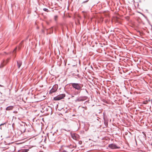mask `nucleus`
<instances>
[{
    "label": "nucleus",
    "instance_id": "obj_17",
    "mask_svg": "<svg viewBox=\"0 0 152 152\" xmlns=\"http://www.w3.org/2000/svg\"><path fill=\"white\" fill-rule=\"evenodd\" d=\"M6 124V123H4L3 124H2L0 125V126H2V125H3L5 124Z\"/></svg>",
    "mask_w": 152,
    "mask_h": 152
},
{
    "label": "nucleus",
    "instance_id": "obj_14",
    "mask_svg": "<svg viewBox=\"0 0 152 152\" xmlns=\"http://www.w3.org/2000/svg\"><path fill=\"white\" fill-rule=\"evenodd\" d=\"M17 49V48H15V49L13 51V53H15L16 52V51Z\"/></svg>",
    "mask_w": 152,
    "mask_h": 152
},
{
    "label": "nucleus",
    "instance_id": "obj_21",
    "mask_svg": "<svg viewBox=\"0 0 152 152\" xmlns=\"http://www.w3.org/2000/svg\"><path fill=\"white\" fill-rule=\"evenodd\" d=\"M72 96V97H73L74 96H72H72Z\"/></svg>",
    "mask_w": 152,
    "mask_h": 152
},
{
    "label": "nucleus",
    "instance_id": "obj_8",
    "mask_svg": "<svg viewBox=\"0 0 152 152\" xmlns=\"http://www.w3.org/2000/svg\"><path fill=\"white\" fill-rule=\"evenodd\" d=\"M13 108V106H9L7 107L6 108V110H12Z\"/></svg>",
    "mask_w": 152,
    "mask_h": 152
},
{
    "label": "nucleus",
    "instance_id": "obj_16",
    "mask_svg": "<svg viewBox=\"0 0 152 152\" xmlns=\"http://www.w3.org/2000/svg\"><path fill=\"white\" fill-rule=\"evenodd\" d=\"M78 143L80 145H81L82 144V142L81 141H79Z\"/></svg>",
    "mask_w": 152,
    "mask_h": 152
},
{
    "label": "nucleus",
    "instance_id": "obj_1",
    "mask_svg": "<svg viewBox=\"0 0 152 152\" xmlns=\"http://www.w3.org/2000/svg\"><path fill=\"white\" fill-rule=\"evenodd\" d=\"M71 85L74 88L78 91L80 90L83 87V85L76 83H71Z\"/></svg>",
    "mask_w": 152,
    "mask_h": 152
},
{
    "label": "nucleus",
    "instance_id": "obj_18",
    "mask_svg": "<svg viewBox=\"0 0 152 152\" xmlns=\"http://www.w3.org/2000/svg\"><path fill=\"white\" fill-rule=\"evenodd\" d=\"M103 116H104L103 118H104V116H105V113L104 112V113H103Z\"/></svg>",
    "mask_w": 152,
    "mask_h": 152
},
{
    "label": "nucleus",
    "instance_id": "obj_19",
    "mask_svg": "<svg viewBox=\"0 0 152 152\" xmlns=\"http://www.w3.org/2000/svg\"><path fill=\"white\" fill-rule=\"evenodd\" d=\"M22 127H23V128H24V130H23V131H24H24H25V127H24V126H23Z\"/></svg>",
    "mask_w": 152,
    "mask_h": 152
},
{
    "label": "nucleus",
    "instance_id": "obj_9",
    "mask_svg": "<svg viewBox=\"0 0 152 152\" xmlns=\"http://www.w3.org/2000/svg\"><path fill=\"white\" fill-rule=\"evenodd\" d=\"M8 61H7V60L5 62L4 61L3 63H2L1 64V65L0 66V67H3L4 65L7 63Z\"/></svg>",
    "mask_w": 152,
    "mask_h": 152
},
{
    "label": "nucleus",
    "instance_id": "obj_15",
    "mask_svg": "<svg viewBox=\"0 0 152 152\" xmlns=\"http://www.w3.org/2000/svg\"><path fill=\"white\" fill-rule=\"evenodd\" d=\"M88 1H89V0H87L86 1H83V2H82V4H83V3H85L87 2H88Z\"/></svg>",
    "mask_w": 152,
    "mask_h": 152
},
{
    "label": "nucleus",
    "instance_id": "obj_5",
    "mask_svg": "<svg viewBox=\"0 0 152 152\" xmlns=\"http://www.w3.org/2000/svg\"><path fill=\"white\" fill-rule=\"evenodd\" d=\"M71 136L73 139L75 140H77L79 138V135L75 133L72 134H71Z\"/></svg>",
    "mask_w": 152,
    "mask_h": 152
},
{
    "label": "nucleus",
    "instance_id": "obj_6",
    "mask_svg": "<svg viewBox=\"0 0 152 152\" xmlns=\"http://www.w3.org/2000/svg\"><path fill=\"white\" fill-rule=\"evenodd\" d=\"M29 150L27 149H24L20 150L18 151V152H27Z\"/></svg>",
    "mask_w": 152,
    "mask_h": 152
},
{
    "label": "nucleus",
    "instance_id": "obj_20",
    "mask_svg": "<svg viewBox=\"0 0 152 152\" xmlns=\"http://www.w3.org/2000/svg\"><path fill=\"white\" fill-rule=\"evenodd\" d=\"M63 152H67L65 151H64Z\"/></svg>",
    "mask_w": 152,
    "mask_h": 152
},
{
    "label": "nucleus",
    "instance_id": "obj_3",
    "mask_svg": "<svg viewBox=\"0 0 152 152\" xmlns=\"http://www.w3.org/2000/svg\"><path fill=\"white\" fill-rule=\"evenodd\" d=\"M58 88V86L57 85H55L53 86V88L51 90L50 93H52L56 92Z\"/></svg>",
    "mask_w": 152,
    "mask_h": 152
},
{
    "label": "nucleus",
    "instance_id": "obj_13",
    "mask_svg": "<svg viewBox=\"0 0 152 152\" xmlns=\"http://www.w3.org/2000/svg\"><path fill=\"white\" fill-rule=\"evenodd\" d=\"M43 10L46 12H48V9L46 8H44L43 9Z\"/></svg>",
    "mask_w": 152,
    "mask_h": 152
},
{
    "label": "nucleus",
    "instance_id": "obj_4",
    "mask_svg": "<svg viewBox=\"0 0 152 152\" xmlns=\"http://www.w3.org/2000/svg\"><path fill=\"white\" fill-rule=\"evenodd\" d=\"M108 147L112 149L119 148L120 147H118L115 144H110L108 145Z\"/></svg>",
    "mask_w": 152,
    "mask_h": 152
},
{
    "label": "nucleus",
    "instance_id": "obj_7",
    "mask_svg": "<svg viewBox=\"0 0 152 152\" xmlns=\"http://www.w3.org/2000/svg\"><path fill=\"white\" fill-rule=\"evenodd\" d=\"M17 63L18 68H19L22 64V62L21 61H17Z\"/></svg>",
    "mask_w": 152,
    "mask_h": 152
},
{
    "label": "nucleus",
    "instance_id": "obj_23",
    "mask_svg": "<svg viewBox=\"0 0 152 152\" xmlns=\"http://www.w3.org/2000/svg\"><path fill=\"white\" fill-rule=\"evenodd\" d=\"M64 130H65V131H66V129H64Z\"/></svg>",
    "mask_w": 152,
    "mask_h": 152
},
{
    "label": "nucleus",
    "instance_id": "obj_10",
    "mask_svg": "<svg viewBox=\"0 0 152 152\" xmlns=\"http://www.w3.org/2000/svg\"><path fill=\"white\" fill-rule=\"evenodd\" d=\"M84 100V99H83L82 98H79L77 99L76 100V102H77V101L80 102V101H83Z\"/></svg>",
    "mask_w": 152,
    "mask_h": 152
},
{
    "label": "nucleus",
    "instance_id": "obj_22",
    "mask_svg": "<svg viewBox=\"0 0 152 152\" xmlns=\"http://www.w3.org/2000/svg\"><path fill=\"white\" fill-rule=\"evenodd\" d=\"M66 131H67V132H68V131H69V130H68V131L67 130Z\"/></svg>",
    "mask_w": 152,
    "mask_h": 152
},
{
    "label": "nucleus",
    "instance_id": "obj_12",
    "mask_svg": "<svg viewBox=\"0 0 152 152\" xmlns=\"http://www.w3.org/2000/svg\"><path fill=\"white\" fill-rule=\"evenodd\" d=\"M58 16L57 15H56L54 16V19L55 21H56L58 18Z\"/></svg>",
    "mask_w": 152,
    "mask_h": 152
},
{
    "label": "nucleus",
    "instance_id": "obj_2",
    "mask_svg": "<svg viewBox=\"0 0 152 152\" xmlns=\"http://www.w3.org/2000/svg\"><path fill=\"white\" fill-rule=\"evenodd\" d=\"M65 96V95L64 94H62L55 97L54 99L55 100H59L63 99Z\"/></svg>",
    "mask_w": 152,
    "mask_h": 152
},
{
    "label": "nucleus",
    "instance_id": "obj_11",
    "mask_svg": "<svg viewBox=\"0 0 152 152\" xmlns=\"http://www.w3.org/2000/svg\"><path fill=\"white\" fill-rule=\"evenodd\" d=\"M150 101V99H148V100H145L143 102V104H147Z\"/></svg>",
    "mask_w": 152,
    "mask_h": 152
}]
</instances>
